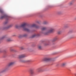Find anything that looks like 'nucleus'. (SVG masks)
<instances>
[{"label": "nucleus", "mask_w": 76, "mask_h": 76, "mask_svg": "<svg viewBox=\"0 0 76 76\" xmlns=\"http://www.w3.org/2000/svg\"><path fill=\"white\" fill-rule=\"evenodd\" d=\"M26 24L25 23L23 24H21L20 25H16L15 26V28H18V29H20L22 28L24 31L29 32V30L26 28Z\"/></svg>", "instance_id": "1"}, {"label": "nucleus", "mask_w": 76, "mask_h": 76, "mask_svg": "<svg viewBox=\"0 0 76 76\" xmlns=\"http://www.w3.org/2000/svg\"><path fill=\"white\" fill-rule=\"evenodd\" d=\"M15 63V62H10L8 64H7L5 68L3 70V72H5L7 70H9V67L14 64Z\"/></svg>", "instance_id": "2"}, {"label": "nucleus", "mask_w": 76, "mask_h": 76, "mask_svg": "<svg viewBox=\"0 0 76 76\" xmlns=\"http://www.w3.org/2000/svg\"><path fill=\"white\" fill-rule=\"evenodd\" d=\"M54 29L53 28H50L46 32L44 33V34L45 35H48V34H50V33H52L54 31Z\"/></svg>", "instance_id": "3"}, {"label": "nucleus", "mask_w": 76, "mask_h": 76, "mask_svg": "<svg viewBox=\"0 0 76 76\" xmlns=\"http://www.w3.org/2000/svg\"><path fill=\"white\" fill-rule=\"evenodd\" d=\"M4 18L8 19V16L6 15H4L1 17L0 19H4Z\"/></svg>", "instance_id": "4"}, {"label": "nucleus", "mask_w": 76, "mask_h": 76, "mask_svg": "<svg viewBox=\"0 0 76 76\" xmlns=\"http://www.w3.org/2000/svg\"><path fill=\"white\" fill-rule=\"evenodd\" d=\"M26 57V56L25 54L19 56H18V58L20 59V58H24V57Z\"/></svg>", "instance_id": "5"}, {"label": "nucleus", "mask_w": 76, "mask_h": 76, "mask_svg": "<svg viewBox=\"0 0 76 76\" xmlns=\"http://www.w3.org/2000/svg\"><path fill=\"white\" fill-rule=\"evenodd\" d=\"M20 62H22L23 63H26V62H29V61H30V60H29L26 61L25 60H20Z\"/></svg>", "instance_id": "6"}, {"label": "nucleus", "mask_w": 76, "mask_h": 76, "mask_svg": "<svg viewBox=\"0 0 76 76\" xmlns=\"http://www.w3.org/2000/svg\"><path fill=\"white\" fill-rule=\"evenodd\" d=\"M50 59L47 58H45L43 59V61H50Z\"/></svg>", "instance_id": "7"}, {"label": "nucleus", "mask_w": 76, "mask_h": 76, "mask_svg": "<svg viewBox=\"0 0 76 76\" xmlns=\"http://www.w3.org/2000/svg\"><path fill=\"white\" fill-rule=\"evenodd\" d=\"M39 35H40V34H35L33 35L32 37L34 38V37H39Z\"/></svg>", "instance_id": "8"}, {"label": "nucleus", "mask_w": 76, "mask_h": 76, "mask_svg": "<svg viewBox=\"0 0 76 76\" xmlns=\"http://www.w3.org/2000/svg\"><path fill=\"white\" fill-rule=\"evenodd\" d=\"M37 72H42V69L41 68H39L37 69Z\"/></svg>", "instance_id": "9"}, {"label": "nucleus", "mask_w": 76, "mask_h": 76, "mask_svg": "<svg viewBox=\"0 0 76 76\" xmlns=\"http://www.w3.org/2000/svg\"><path fill=\"white\" fill-rule=\"evenodd\" d=\"M32 27H35L36 28H39V26H36L35 24H33L31 26Z\"/></svg>", "instance_id": "10"}, {"label": "nucleus", "mask_w": 76, "mask_h": 76, "mask_svg": "<svg viewBox=\"0 0 76 76\" xmlns=\"http://www.w3.org/2000/svg\"><path fill=\"white\" fill-rule=\"evenodd\" d=\"M30 74L32 75L33 74H34V71L32 69H31L30 70Z\"/></svg>", "instance_id": "11"}, {"label": "nucleus", "mask_w": 76, "mask_h": 76, "mask_svg": "<svg viewBox=\"0 0 76 76\" xmlns=\"http://www.w3.org/2000/svg\"><path fill=\"white\" fill-rule=\"evenodd\" d=\"M13 25H10L9 26H8L6 27L5 28V29H8V28H10V27H12Z\"/></svg>", "instance_id": "12"}, {"label": "nucleus", "mask_w": 76, "mask_h": 76, "mask_svg": "<svg viewBox=\"0 0 76 76\" xmlns=\"http://www.w3.org/2000/svg\"><path fill=\"white\" fill-rule=\"evenodd\" d=\"M49 23L47 21H44L43 22V24L44 25H48V24Z\"/></svg>", "instance_id": "13"}, {"label": "nucleus", "mask_w": 76, "mask_h": 76, "mask_svg": "<svg viewBox=\"0 0 76 76\" xmlns=\"http://www.w3.org/2000/svg\"><path fill=\"white\" fill-rule=\"evenodd\" d=\"M27 36V34H24L23 35H21L19 37V38H20V37H26Z\"/></svg>", "instance_id": "14"}, {"label": "nucleus", "mask_w": 76, "mask_h": 76, "mask_svg": "<svg viewBox=\"0 0 76 76\" xmlns=\"http://www.w3.org/2000/svg\"><path fill=\"white\" fill-rule=\"evenodd\" d=\"M37 47L38 48L39 50H41L42 49V46L41 45H38Z\"/></svg>", "instance_id": "15"}, {"label": "nucleus", "mask_w": 76, "mask_h": 76, "mask_svg": "<svg viewBox=\"0 0 76 76\" xmlns=\"http://www.w3.org/2000/svg\"><path fill=\"white\" fill-rule=\"evenodd\" d=\"M47 29V27H43L42 28H41V30H42V31H44V30H45V29Z\"/></svg>", "instance_id": "16"}, {"label": "nucleus", "mask_w": 76, "mask_h": 76, "mask_svg": "<svg viewBox=\"0 0 76 76\" xmlns=\"http://www.w3.org/2000/svg\"><path fill=\"white\" fill-rule=\"evenodd\" d=\"M73 1H72L71 2H70L69 3V6H71V5H72V4H73Z\"/></svg>", "instance_id": "17"}, {"label": "nucleus", "mask_w": 76, "mask_h": 76, "mask_svg": "<svg viewBox=\"0 0 76 76\" xmlns=\"http://www.w3.org/2000/svg\"><path fill=\"white\" fill-rule=\"evenodd\" d=\"M0 12L1 13H3V11L1 8H0Z\"/></svg>", "instance_id": "18"}, {"label": "nucleus", "mask_w": 76, "mask_h": 76, "mask_svg": "<svg viewBox=\"0 0 76 76\" xmlns=\"http://www.w3.org/2000/svg\"><path fill=\"white\" fill-rule=\"evenodd\" d=\"M57 39V37H55L53 39V41H56V39Z\"/></svg>", "instance_id": "19"}, {"label": "nucleus", "mask_w": 76, "mask_h": 76, "mask_svg": "<svg viewBox=\"0 0 76 76\" xmlns=\"http://www.w3.org/2000/svg\"><path fill=\"white\" fill-rule=\"evenodd\" d=\"M8 23V21L7 20L5 21L4 23V25H5V24H7Z\"/></svg>", "instance_id": "20"}, {"label": "nucleus", "mask_w": 76, "mask_h": 76, "mask_svg": "<svg viewBox=\"0 0 76 76\" xmlns=\"http://www.w3.org/2000/svg\"><path fill=\"white\" fill-rule=\"evenodd\" d=\"M61 32H62L61 31H58L57 33L58 34H61Z\"/></svg>", "instance_id": "21"}, {"label": "nucleus", "mask_w": 76, "mask_h": 76, "mask_svg": "<svg viewBox=\"0 0 76 76\" xmlns=\"http://www.w3.org/2000/svg\"><path fill=\"white\" fill-rule=\"evenodd\" d=\"M5 37V36H2V37L1 38V39H4V38Z\"/></svg>", "instance_id": "22"}, {"label": "nucleus", "mask_w": 76, "mask_h": 76, "mask_svg": "<svg viewBox=\"0 0 76 76\" xmlns=\"http://www.w3.org/2000/svg\"><path fill=\"white\" fill-rule=\"evenodd\" d=\"M61 12L60 11L58 12H57L58 15H60V14H61Z\"/></svg>", "instance_id": "23"}, {"label": "nucleus", "mask_w": 76, "mask_h": 76, "mask_svg": "<svg viewBox=\"0 0 76 76\" xmlns=\"http://www.w3.org/2000/svg\"><path fill=\"white\" fill-rule=\"evenodd\" d=\"M11 41V39H7V41Z\"/></svg>", "instance_id": "24"}, {"label": "nucleus", "mask_w": 76, "mask_h": 76, "mask_svg": "<svg viewBox=\"0 0 76 76\" xmlns=\"http://www.w3.org/2000/svg\"><path fill=\"white\" fill-rule=\"evenodd\" d=\"M65 65H66V64L64 63L62 64V66H65Z\"/></svg>", "instance_id": "25"}, {"label": "nucleus", "mask_w": 76, "mask_h": 76, "mask_svg": "<svg viewBox=\"0 0 76 76\" xmlns=\"http://www.w3.org/2000/svg\"><path fill=\"white\" fill-rule=\"evenodd\" d=\"M72 31H70L69 32V34H70V33H72Z\"/></svg>", "instance_id": "26"}, {"label": "nucleus", "mask_w": 76, "mask_h": 76, "mask_svg": "<svg viewBox=\"0 0 76 76\" xmlns=\"http://www.w3.org/2000/svg\"><path fill=\"white\" fill-rule=\"evenodd\" d=\"M20 48L21 50H23V47H21Z\"/></svg>", "instance_id": "27"}, {"label": "nucleus", "mask_w": 76, "mask_h": 76, "mask_svg": "<svg viewBox=\"0 0 76 76\" xmlns=\"http://www.w3.org/2000/svg\"><path fill=\"white\" fill-rule=\"evenodd\" d=\"M10 51H13V49H10Z\"/></svg>", "instance_id": "28"}, {"label": "nucleus", "mask_w": 76, "mask_h": 76, "mask_svg": "<svg viewBox=\"0 0 76 76\" xmlns=\"http://www.w3.org/2000/svg\"><path fill=\"white\" fill-rule=\"evenodd\" d=\"M45 45H47L48 44L47 43H45Z\"/></svg>", "instance_id": "29"}, {"label": "nucleus", "mask_w": 76, "mask_h": 76, "mask_svg": "<svg viewBox=\"0 0 76 76\" xmlns=\"http://www.w3.org/2000/svg\"><path fill=\"white\" fill-rule=\"evenodd\" d=\"M67 27V25L65 26H64L65 28H66Z\"/></svg>", "instance_id": "30"}, {"label": "nucleus", "mask_w": 76, "mask_h": 76, "mask_svg": "<svg viewBox=\"0 0 76 76\" xmlns=\"http://www.w3.org/2000/svg\"><path fill=\"white\" fill-rule=\"evenodd\" d=\"M75 76H76V73L75 74Z\"/></svg>", "instance_id": "31"}, {"label": "nucleus", "mask_w": 76, "mask_h": 76, "mask_svg": "<svg viewBox=\"0 0 76 76\" xmlns=\"http://www.w3.org/2000/svg\"><path fill=\"white\" fill-rule=\"evenodd\" d=\"M73 37V36H71V37Z\"/></svg>", "instance_id": "32"}, {"label": "nucleus", "mask_w": 76, "mask_h": 76, "mask_svg": "<svg viewBox=\"0 0 76 76\" xmlns=\"http://www.w3.org/2000/svg\"><path fill=\"white\" fill-rule=\"evenodd\" d=\"M37 23H39V22H37Z\"/></svg>", "instance_id": "33"}, {"label": "nucleus", "mask_w": 76, "mask_h": 76, "mask_svg": "<svg viewBox=\"0 0 76 76\" xmlns=\"http://www.w3.org/2000/svg\"><path fill=\"white\" fill-rule=\"evenodd\" d=\"M0 76H1V75H0Z\"/></svg>", "instance_id": "34"}]
</instances>
